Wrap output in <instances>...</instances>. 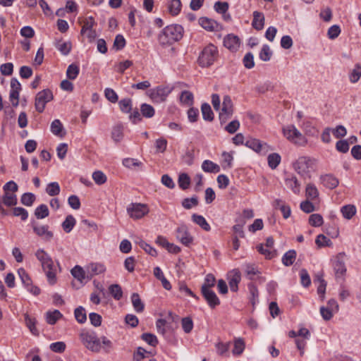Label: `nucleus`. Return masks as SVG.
<instances>
[{
	"instance_id": "1",
	"label": "nucleus",
	"mask_w": 361,
	"mask_h": 361,
	"mask_svg": "<svg viewBox=\"0 0 361 361\" xmlns=\"http://www.w3.org/2000/svg\"><path fill=\"white\" fill-rule=\"evenodd\" d=\"M183 35L181 25L174 24L166 26L159 35V42L162 46L171 45L180 40Z\"/></svg>"
},
{
	"instance_id": "2",
	"label": "nucleus",
	"mask_w": 361,
	"mask_h": 361,
	"mask_svg": "<svg viewBox=\"0 0 361 361\" xmlns=\"http://www.w3.org/2000/svg\"><path fill=\"white\" fill-rule=\"evenodd\" d=\"M35 256L41 262L42 269L45 272L49 284L54 285L56 281V269L54 267L51 258L42 249H39L36 252Z\"/></svg>"
},
{
	"instance_id": "3",
	"label": "nucleus",
	"mask_w": 361,
	"mask_h": 361,
	"mask_svg": "<svg viewBox=\"0 0 361 361\" xmlns=\"http://www.w3.org/2000/svg\"><path fill=\"white\" fill-rule=\"evenodd\" d=\"M219 51L216 46L209 44L206 46L198 57V63L201 67L206 68L212 66L218 59Z\"/></svg>"
},
{
	"instance_id": "4",
	"label": "nucleus",
	"mask_w": 361,
	"mask_h": 361,
	"mask_svg": "<svg viewBox=\"0 0 361 361\" xmlns=\"http://www.w3.org/2000/svg\"><path fill=\"white\" fill-rule=\"evenodd\" d=\"M80 338L85 347L91 351L97 353L100 350V340L95 333L83 330L80 334Z\"/></svg>"
},
{
	"instance_id": "5",
	"label": "nucleus",
	"mask_w": 361,
	"mask_h": 361,
	"mask_svg": "<svg viewBox=\"0 0 361 361\" xmlns=\"http://www.w3.org/2000/svg\"><path fill=\"white\" fill-rule=\"evenodd\" d=\"M284 136L292 142L298 145H305L307 140L305 136L293 125H288L283 128Z\"/></svg>"
},
{
	"instance_id": "6",
	"label": "nucleus",
	"mask_w": 361,
	"mask_h": 361,
	"mask_svg": "<svg viewBox=\"0 0 361 361\" xmlns=\"http://www.w3.org/2000/svg\"><path fill=\"white\" fill-rule=\"evenodd\" d=\"M315 159L309 157H300L293 164L294 169L300 175L308 176L310 170L313 168Z\"/></svg>"
},
{
	"instance_id": "7",
	"label": "nucleus",
	"mask_w": 361,
	"mask_h": 361,
	"mask_svg": "<svg viewBox=\"0 0 361 361\" xmlns=\"http://www.w3.org/2000/svg\"><path fill=\"white\" fill-rule=\"evenodd\" d=\"M54 98L52 92L49 89H45L39 92L35 97V106L39 113L44 111L46 104Z\"/></svg>"
},
{
	"instance_id": "8",
	"label": "nucleus",
	"mask_w": 361,
	"mask_h": 361,
	"mask_svg": "<svg viewBox=\"0 0 361 361\" xmlns=\"http://www.w3.org/2000/svg\"><path fill=\"white\" fill-rule=\"evenodd\" d=\"M147 204L142 203H132L127 208L129 216L134 219H140L149 213Z\"/></svg>"
},
{
	"instance_id": "9",
	"label": "nucleus",
	"mask_w": 361,
	"mask_h": 361,
	"mask_svg": "<svg viewBox=\"0 0 361 361\" xmlns=\"http://www.w3.org/2000/svg\"><path fill=\"white\" fill-rule=\"evenodd\" d=\"M233 114V104L228 95H225L223 99L221 111L219 113L221 123L226 122Z\"/></svg>"
},
{
	"instance_id": "10",
	"label": "nucleus",
	"mask_w": 361,
	"mask_h": 361,
	"mask_svg": "<svg viewBox=\"0 0 361 361\" xmlns=\"http://www.w3.org/2000/svg\"><path fill=\"white\" fill-rule=\"evenodd\" d=\"M170 92L169 87L159 86L150 90L149 97L155 102H161L166 100Z\"/></svg>"
},
{
	"instance_id": "11",
	"label": "nucleus",
	"mask_w": 361,
	"mask_h": 361,
	"mask_svg": "<svg viewBox=\"0 0 361 361\" xmlns=\"http://www.w3.org/2000/svg\"><path fill=\"white\" fill-rule=\"evenodd\" d=\"M345 255L343 252L338 253L334 260L333 266L337 278L343 276L346 272L345 264Z\"/></svg>"
},
{
	"instance_id": "12",
	"label": "nucleus",
	"mask_w": 361,
	"mask_h": 361,
	"mask_svg": "<svg viewBox=\"0 0 361 361\" xmlns=\"http://www.w3.org/2000/svg\"><path fill=\"white\" fill-rule=\"evenodd\" d=\"M176 236L177 240L185 246H189L193 241V238L185 224H182L177 228Z\"/></svg>"
},
{
	"instance_id": "13",
	"label": "nucleus",
	"mask_w": 361,
	"mask_h": 361,
	"mask_svg": "<svg viewBox=\"0 0 361 361\" xmlns=\"http://www.w3.org/2000/svg\"><path fill=\"white\" fill-rule=\"evenodd\" d=\"M32 228L34 232L45 241H50L54 237L53 232L49 231L47 225H37L33 223Z\"/></svg>"
},
{
	"instance_id": "14",
	"label": "nucleus",
	"mask_w": 361,
	"mask_h": 361,
	"mask_svg": "<svg viewBox=\"0 0 361 361\" xmlns=\"http://www.w3.org/2000/svg\"><path fill=\"white\" fill-rule=\"evenodd\" d=\"M201 293L205 300L207 301L208 305L211 308H215L220 304V300L218 298L216 293L212 290L211 289H205L201 290Z\"/></svg>"
},
{
	"instance_id": "15",
	"label": "nucleus",
	"mask_w": 361,
	"mask_h": 361,
	"mask_svg": "<svg viewBox=\"0 0 361 361\" xmlns=\"http://www.w3.org/2000/svg\"><path fill=\"white\" fill-rule=\"evenodd\" d=\"M105 266L102 263H91L86 267L87 279H90L94 276L104 273Z\"/></svg>"
},
{
	"instance_id": "16",
	"label": "nucleus",
	"mask_w": 361,
	"mask_h": 361,
	"mask_svg": "<svg viewBox=\"0 0 361 361\" xmlns=\"http://www.w3.org/2000/svg\"><path fill=\"white\" fill-rule=\"evenodd\" d=\"M224 45L231 51H236L240 47L239 38L233 35H228L224 39Z\"/></svg>"
},
{
	"instance_id": "17",
	"label": "nucleus",
	"mask_w": 361,
	"mask_h": 361,
	"mask_svg": "<svg viewBox=\"0 0 361 361\" xmlns=\"http://www.w3.org/2000/svg\"><path fill=\"white\" fill-rule=\"evenodd\" d=\"M240 272L238 269H233L231 272V276L228 281L229 286L231 291L236 292L238 290V283L240 282Z\"/></svg>"
},
{
	"instance_id": "18",
	"label": "nucleus",
	"mask_w": 361,
	"mask_h": 361,
	"mask_svg": "<svg viewBox=\"0 0 361 361\" xmlns=\"http://www.w3.org/2000/svg\"><path fill=\"white\" fill-rule=\"evenodd\" d=\"M322 183L327 188L334 189L339 183L338 178L331 174H326L320 177Z\"/></svg>"
},
{
	"instance_id": "19",
	"label": "nucleus",
	"mask_w": 361,
	"mask_h": 361,
	"mask_svg": "<svg viewBox=\"0 0 361 361\" xmlns=\"http://www.w3.org/2000/svg\"><path fill=\"white\" fill-rule=\"evenodd\" d=\"M199 24L202 28L207 31L216 30L219 26L217 22L206 17H201L199 19Z\"/></svg>"
},
{
	"instance_id": "20",
	"label": "nucleus",
	"mask_w": 361,
	"mask_h": 361,
	"mask_svg": "<svg viewBox=\"0 0 361 361\" xmlns=\"http://www.w3.org/2000/svg\"><path fill=\"white\" fill-rule=\"evenodd\" d=\"M264 16L262 12L254 11L253 12V20L252 22V27L257 30H261L263 29L264 25Z\"/></svg>"
},
{
	"instance_id": "21",
	"label": "nucleus",
	"mask_w": 361,
	"mask_h": 361,
	"mask_svg": "<svg viewBox=\"0 0 361 361\" xmlns=\"http://www.w3.org/2000/svg\"><path fill=\"white\" fill-rule=\"evenodd\" d=\"M245 145L257 152H261L268 147L266 143H262L259 140L255 138L248 139L245 142Z\"/></svg>"
},
{
	"instance_id": "22",
	"label": "nucleus",
	"mask_w": 361,
	"mask_h": 361,
	"mask_svg": "<svg viewBox=\"0 0 361 361\" xmlns=\"http://www.w3.org/2000/svg\"><path fill=\"white\" fill-rule=\"evenodd\" d=\"M24 318L26 326L29 329L32 334L35 336H38L39 334V331L36 327V324L37 322V319L35 317H31L28 314H25Z\"/></svg>"
},
{
	"instance_id": "23",
	"label": "nucleus",
	"mask_w": 361,
	"mask_h": 361,
	"mask_svg": "<svg viewBox=\"0 0 361 361\" xmlns=\"http://www.w3.org/2000/svg\"><path fill=\"white\" fill-rule=\"evenodd\" d=\"M111 138L115 142H121L123 138V126L121 123L116 124L112 128Z\"/></svg>"
},
{
	"instance_id": "24",
	"label": "nucleus",
	"mask_w": 361,
	"mask_h": 361,
	"mask_svg": "<svg viewBox=\"0 0 361 361\" xmlns=\"http://www.w3.org/2000/svg\"><path fill=\"white\" fill-rule=\"evenodd\" d=\"M202 169L207 173H216L220 171V166L210 160H204L202 164Z\"/></svg>"
},
{
	"instance_id": "25",
	"label": "nucleus",
	"mask_w": 361,
	"mask_h": 361,
	"mask_svg": "<svg viewBox=\"0 0 361 361\" xmlns=\"http://www.w3.org/2000/svg\"><path fill=\"white\" fill-rule=\"evenodd\" d=\"M1 202L7 206L11 207L17 204V197L14 193L4 191V195L2 197Z\"/></svg>"
},
{
	"instance_id": "26",
	"label": "nucleus",
	"mask_w": 361,
	"mask_h": 361,
	"mask_svg": "<svg viewBox=\"0 0 361 361\" xmlns=\"http://www.w3.org/2000/svg\"><path fill=\"white\" fill-rule=\"evenodd\" d=\"M192 220L194 223L200 226L203 230L206 231H210L211 227L203 216L193 214L192 215Z\"/></svg>"
},
{
	"instance_id": "27",
	"label": "nucleus",
	"mask_w": 361,
	"mask_h": 361,
	"mask_svg": "<svg viewBox=\"0 0 361 361\" xmlns=\"http://www.w3.org/2000/svg\"><path fill=\"white\" fill-rule=\"evenodd\" d=\"M356 211V207L353 204H346L341 208V212L346 219H351L355 215Z\"/></svg>"
},
{
	"instance_id": "28",
	"label": "nucleus",
	"mask_w": 361,
	"mask_h": 361,
	"mask_svg": "<svg viewBox=\"0 0 361 361\" xmlns=\"http://www.w3.org/2000/svg\"><path fill=\"white\" fill-rule=\"evenodd\" d=\"M131 302L135 310L137 312H142L145 309V305L141 300L140 295L137 293H134L131 295Z\"/></svg>"
},
{
	"instance_id": "29",
	"label": "nucleus",
	"mask_w": 361,
	"mask_h": 361,
	"mask_svg": "<svg viewBox=\"0 0 361 361\" xmlns=\"http://www.w3.org/2000/svg\"><path fill=\"white\" fill-rule=\"evenodd\" d=\"M55 46L63 55H68L71 50V42H63L62 39H60L56 42Z\"/></svg>"
},
{
	"instance_id": "30",
	"label": "nucleus",
	"mask_w": 361,
	"mask_h": 361,
	"mask_svg": "<svg viewBox=\"0 0 361 361\" xmlns=\"http://www.w3.org/2000/svg\"><path fill=\"white\" fill-rule=\"evenodd\" d=\"M201 111L202 118L207 121H212L214 120V113L212 110L210 105L207 103H204L201 106Z\"/></svg>"
},
{
	"instance_id": "31",
	"label": "nucleus",
	"mask_w": 361,
	"mask_h": 361,
	"mask_svg": "<svg viewBox=\"0 0 361 361\" xmlns=\"http://www.w3.org/2000/svg\"><path fill=\"white\" fill-rule=\"evenodd\" d=\"M296 258V252L294 250H290L286 252L282 257L283 264L289 267L293 264Z\"/></svg>"
},
{
	"instance_id": "32",
	"label": "nucleus",
	"mask_w": 361,
	"mask_h": 361,
	"mask_svg": "<svg viewBox=\"0 0 361 361\" xmlns=\"http://www.w3.org/2000/svg\"><path fill=\"white\" fill-rule=\"evenodd\" d=\"M63 317L62 314L57 310L46 313V321L49 324L53 325Z\"/></svg>"
},
{
	"instance_id": "33",
	"label": "nucleus",
	"mask_w": 361,
	"mask_h": 361,
	"mask_svg": "<svg viewBox=\"0 0 361 361\" xmlns=\"http://www.w3.org/2000/svg\"><path fill=\"white\" fill-rule=\"evenodd\" d=\"M245 348V343L243 338H238L234 340V348L232 350V353L234 355H241Z\"/></svg>"
},
{
	"instance_id": "34",
	"label": "nucleus",
	"mask_w": 361,
	"mask_h": 361,
	"mask_svg": "<svg viewBox=\"0 0 361 361\" xmlns=\"http://www.w3.org/2000/svg\"><path fill=\"white\" fill-rule=\"evenodd\" d=\"M71 274L74 278L82 282L87 279V272L81 267L76 265L71 269Z\"/></svg>"
},
{
	"instance_id": "35",
	"label": "nucleus",
	"mask_w": 361,
	"mask_h": 361,
	"mask_svg": "<svg viewBox=\"0 0 361 361\" xmlns=\"http://www.w3.org/2000/svg\"><path fill=\"white\" fill-rule=\"evenodd\" d=\"M302 128L305 133L311 137H314L318 135L319 130L312 126L310 121H304Z\"/></svg>"
},
{
	"instance_id": "36",
	"label": "nucleus",
	"mask_w": 361,
	"mask_h": 361,
	"mask_svg": "<svg viewBox=\"0 0 361 361\" xmlns=\"http://www.w3.org/2000/svg\"><path fill=\"white\" fill-rule=\"evenodd\" d=\"M76 223L75 219L72 215H68L62 223V228L66 233H70Z\"/></svg>"
},
{
	"instance_id": "37",
	"label": "nucleus",
	"mask_w": 361,
	"mask_h": 361,
	"mask_svg": "<svg viewBox=\"0 0 361 361\" xmlns=\"http://www.w3.org/2000/svg\"><path fill=\"white\" fill-rule=\"evenodd\" d=\"M180 0H171L168 4V9L172 16L178 15L181 9Z\"/></svg>"
},
{
	"instance_id": "38",
	"label": "nucleus",
	"mask_w": 361,
	"mask_h": 361,
	"mask_svg": "<svg viewBox=\"0 0 361 361\" xmlns=\"http://www.w3.org/2000/svg\"><path fill=\"white\" fill-rule=\"evenodd\" d=\"M286 185L290 188L295 194L300 192V183L295 176H292L286 179Z\"/></svg>"
},
{
	"instance_id": "39",
	"label": "nucleus",
	"mask_w": 361,
	"mask_h": 361,
	"mask_svg": "<svg viewBox=\"0 0 361 361\" xmlns=\"http://www.w3.org/2000/svg\"><path fill=\"white\" fill-rule=\"evenodd\" d=\"M305 195L308 199L313 200L319 196V191L314 184L309 183L306 186Z\"/></svg>"
},
{
	"instance_id": "40",
	"label": "nucleus",
	"mask_w": 361,
	"mask_h": 361,
	"mask_svg": "<svg viewBox=\"0 0 361 361\" xmlns=\"http://www.w3.org/2000/svg\"><path fill=\"white\" fill-rule=\"evenodd\" d=\"M49 214L48 207L46 204H40L35 210V215L38 219L47 217Z\"/></svg>"
},
{
	"instance_id": "41",
	"label": "nucleus",
	"mask_w": 361,
	"mask_h": 361,
	"mask_svg": "<svg viewBox=\"0 0 361 361\" xmlns=\"http://www.w3.org/2000/svg\"><path fill=\"white\" fill-rule=\"evenodd\" d=\"M140 111L142 116L145 118H152L154 116L155 110L154 107L148 104H142L140 106Z\"/></svg>"
},
{
	"instance_id": "42",
	"label": "nucleus",
	"mask_w": 361,
	"mask_h": 361,
	"mask_svg": "<svg viewBox=\"0 0 361 361\" xmlns=\"http://www.w3.org/2000/svg\"><path fill=\"white\" fill-rule=\"evenodd\" d=\"M96 25L94 19L93 17L90 16L86 18L83 21V25L82 26V29L80 30V34L84 35L86 34L88 30L93 29L94 26Z\"/></svg>"
},
{
	"instance_id": "43",
	"label": "nucleus",
	"mask_w": 361,
	"mask_h": 361,
	"mask_svg": "<svg viewBox=\"0 0 361 361\" xmlns=\"http://www.w3.org/2000/svg\"><path fill=\"white\" fill-rule=\"evenodd\" d=\"M109 290L112 297L116 300H119L123 297V291L118 284L111 285L109 287Z\"/></svg>"
},
{
	"instance_id": "44",
	"label": "nucleus",
	"mask_w": 361,
	"mask_h": 361,
	"mask_svg": "<svg viewBox=\"0 0 361 361\" xmlns=\"http://www.w3.org/2000/svg\"><path fill=\"white\" fill-rule=\"evenodd\" d=\"M178 183L182 190H186L190 186V178L187 173H182L178 176Z\"/></svg>"
},
{
	"instance_id": "45",
	"label": "nucleus",
	"mask_w": 361,
	"mask_h": 361,
	"mask_svg": "<svg viewBox=\"0 0 361 361\" xmlns=\"http://www.w3.org/2000/svg\"><path fill=\"white\" fill-rule=\"evenodd\" d=\"M281 159V156L279 154H270L267 157L269 166L272 169H275L280 164Z\"/></svg>"
},
{
	"instance_id": "46",
	"label": "nucleus",
	"mask_w": 361,
	"mask_h": 361,
	"mask_svg": "<svg viewBox=\"0 0 361 361\" xmlns=\"http://www.w3.org/2000/svg\"><path fill=\"white\" fill-rule=\"evenodd\" d=\"M79 67L76 64L72 63L68 66L66 71V75L69 80H75L79 74Z\"/></svg>"
},
{
	"instance_id": "47",
	"label": "nucleus",
	"mask_w": 361,
	"mask_h": 361,
	"mask_svg": "<svg viewBox=\"0 0 361 361\" xmlns=\"http://www.w3.org/2000/svg\"><path fill=\"white\" fill-rule=\"evenodd\" d=\"M361 77V65L357 63L350 73L349 78L350 82L355 83L359 80Z\"/></svg>"
},
{
	"instance_id": "48",
	"label": "nucleus",
	"mask_w": 361,
	"mask_h": 361,
	"mask_svg": "<svg viewBox=\"0 0 361 361\" xmlns=\"http://www.w3.org/2000/svg\"><path fill=\"white\" fill-rule=\"evenodd\" d=\"M180 100L181 103L188 106H190L193 104V94L190 91H183L180 96Z\"/></svg>"
},
{
	"instance_id": "49",
	"label": "nucleus",
	"mask_w": 361,
	"mask_h": 361,
	"mask_svg": "<svg viewBox=\"0 0 361 361\" xmlns=\"http://www.w3.org/2000/svg\"><path fill=\"white\" fill-rule=\"evenodd\" d=\"M75 319L80 324H83L87 320V315L85 308L80 306L75 310L74 312Z\"/></svg>"
},
{
	"instance_id": "50",
	"label": "nucleus",
	"mask_w": 361,
	"mask_h": 361,
	"mask_svg": "<svg viewBox=\"0 0 361 361\" xmlns=\"http://www.w3.org/2000/svg\"><path fill=\"white\" fill-rule=\"evenodd\" d=\"M46 192L50 196H56L60 192V186L57 182L49 183L46 188Z\"/></svg>"
},
{
	"instance_id": "51",
	"label": "nucleus",
	"mask_w": 361,
	"mask_h": 361,
	"mask_svg": "<svg viewBox=\"0 0 361 361\" xmlns=\"http://www.w3.org/2000/svg\"><path fill=\"white\" fill-rule=\"evenodd\" d=\"M36 199L35 195L31 192H25L21 196L20 202L23 204L27 207L32 205Z\"/></svg>"
},
{
	"instance_id": "52",
	"label": "nucleus",
	"mask_w": 361,
	"mask_h": 361,
	"mask_svg": "<svg viewBox=\"0 0 361 361\" xmlns=\"http://www.w3.org/2000/svg\"><path fill=\"white\" fill-rule=\"evenodd\" d=\"M216 282V279L214 276L212 274H208L206 275L204 278V281L203 284L202 285L201 290L205 289H211L214 286Z\"/></svg>"
},
{
	"instance_id": "53",
	"label": "nucleus",
	"mask_w": 361,
	"mask_h": 361,
	"mask_svg": "<svg viewBox=\"0 0 361 361\" xmlns=\"http://www.w3.org/2000/svg\"><path fill=\"white\" fill-rule=\"evenodd\" d=\"M181 326L185 334H189L193 329V322L189 317H183L181 319Z\"/></svg>"
},
{
	"instance_id": "54",
	"label": "nucleus",
	"mask_w": 361,
	"mask_h": 361,
	"mask_svg": "<svg viewBox=\"0 0 361 361\" xmlns=\"http://www.w3.org/2000/svg\"><path fill=\"white\" fill-rule=\"evenodd\" d=\"M141 338L153 347H155L158 344L157 336L152 334L144 333L141 335Z\"/></svg>"
},
{
	"instance_id": "55",
	"label": "nucleus",
	"mask_w": 361,
	"mask_h": 361,
	"mask_svg": "<svg viewBox=\"0 0 361 361\" xmlns=\"http://www.w3.org/2000/svg\"><path fill=\"white\" fill-rule=\"evenodd\" d=\"M198 199L196 196H193L190 198H185L182 201V206L186 209H190L193 207L198 205Z\"/></svg>"
},
{
	"instance_id": "56",
	"label": "nucleus",
	"mask_w": 361,
	"mask_h": 361,
	"mask_svg": "<svg viewBox=\"0 0 361 361\" xmlns=\"http://www.w3.org/2000/svg\"><path fill=\"white\" fill-rule=\"evenodd\" d=\"M271 55L272 51L270 47L267 44L264 45L259 52V59L263 61H268L270 60Z\"/></svg>"
},
{
	"instance_id": "57",
	"label": "nucleus",
	"mask_w": 361,
	"mask_h": 361,
	"mask_svg": "<svg viewBox=\"0 0 361 361\" xmlns=\"http://www.w3.org/2000/svg\"><path fill=\"white\" fill-rule=\"evenodd\" d=\"M323 222V218L319 214H311L309 217V223L312 226L319 227L322 225Z\"/></svg>"
},
{
	"instance_id": "58",
	"label": "nucleus",
	"mask_w": 361,
	"mask_h": 361,
	"mask_svg": "<svg viewBox=\"0 0 361 361\" xmlns=\"http://www.w3.org/2000/svg\"><path fill=\"white\" fill-rule=\"evenodd\" d=\"M119 106L121 111L129 113L132 109V101L129 98L123 99L119 102Z\"/></svg>"
},
{
	"instance_id": "59",
	"label": "nucleus",
	"mask_w": 361,
	"mask_h": 361,
	"mask_svg": "<svg viewBox=\"0 0 361 361\" xmlns=\"http://www.w3.org/2000/svg\"><path fill=\"white\" fill-rule=\"evenodd\" d=\"M92 178L97 185H102L106 181V175L101 171H94L92 173Z\"/></svg>"
},
{
	"instance_id": "60",
	"label": "nucleus",
	"mask_w": 361,
	"mask_h": 361,
	"mask_svg": "<svg viewBox=\"0 0 361 361\" xmlns=\"http://www.w3.org/2000/svg\"><path fill=\"white\" fill-rule=\"evenodd\" d=\"M300 276L302 285L305 288L309 287L311 284V279L307 271L305 269H301Z\"/></svg>"
},
{
	"instance_id": "61",
	"label": "nucleus",
	"mask_w": 361,
	"mask_h": 361,
	"mask_svg": "<svg viewBox=\"0 0 361 361\" xmlns=\"http://www.w3.org/2000/svg\"><path fill=\"white\" fill-rule=\"evenodd\" d=\"M123 164L125 167L128 169H133L135 166H142V163L136 159L133 158H126L123 160Z\"/></svg>"
},
{
	"instance_id": "62",
	"label": "nucleus",
	"mask_w": 361,
	"mask_h": 361,
	"mask_svg": "<svg viewBox=\"0 0 361 361\" xmlns=\"http://www.w3.org/2000/svg\"><path fill=\"white\" fill-rule=\"evenodd\" d=\"M63 126L59 119H55L51 124V131L55 135H61Z\"/></svg>"
},
{
	"instance_id": "63",
	"label": "nucleus",
	"mask_w": 361,
	"mask_h": 361,
	"mask_svg": "<svg viewBox=\"0 0 361 361\" xmlns=\"http://www.w3.org/2000/svg\"><path fill=\"white\" fill-rule=\"evenodd\" d=\"M229 5L227 2L216 1L214 4V10L221 14L226 13L228 10Z\"/></svg>"
},
{
	"instance_id": "64",
	"label": "nucleus",
	"mask_w": 361,
	"mask_h": 361,
	"mask_svg": "<svg viewBox=\"0 0 361 361\" xmlns=\"http://www.w3.org/2000/svg\"><path fill=\"white\" fill-rule=\"evenodd\" d=\"M243 61L246 68L251 69L255 66L254 56L251 52L245 55Z\"/></svg>"
}]
</instances>
